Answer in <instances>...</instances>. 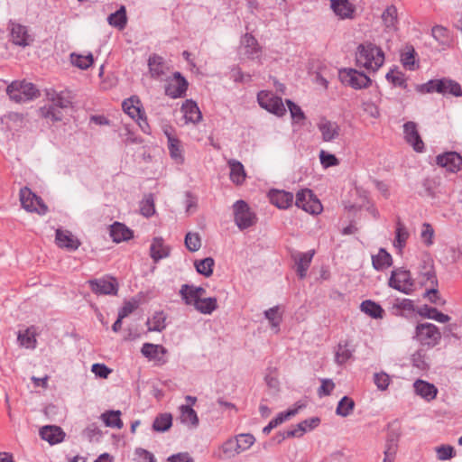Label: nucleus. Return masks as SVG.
Segmentation results:
<instances>
[{
    "mask_svg": "<svg viewBox=\"0 0 462 462\" xmlns=\"http://www.w3.org/2000/svg\"><path fill=\"white\" fill-rule=\"evenodd\" d=\"M93 56L92 54H88L86 56L83 55H71V62L74 66L81 69H87L93 64Z\"/></svg>",
    "mask_w": 462,
    "mask_h": 462,
    "instance_id": "nucleus-54",
    "label": "nucleus"
},
{
    "mask_svg": "<svg viewBox=\"0 0 462 462\" xmlns=\"http://www.w3.org/2000/svg\"><path fill=\"white\" fill-rule=\"evenodd\" d=\"M148 67L152 78H159L164 75L167 69L164 59L157 54H152L149 57Z\"/></svg>",
    "mask_w": 462,
    "mask_h": 462,
    "instance_id": "nucleus-26",
    "label": "nucleus"
},
{
    "mask_svg": "<svg viewBox=\"0 0 462 462\" xmlns=\"http://www.w3.org/2000/svg\"><path fill=\"white\" fill-rule=\"evenodd\" d=\"M320 422L319 418L312 417L310 419H307L297 425H295L291 430H288L282 433V439L279 441L292 437H300L306 431L311 430L315 429Z\"/></svg>",
    "mask_w": 462,
    "mask_h": 462,
    "instance_id": "nucleus-15",
    "label": "nucleus"
},
{
    "mask_svg": "<svg viewBox=\"0 0 462 462\" xmlns=\"http://www.w3.org/2000/svg\"><path fill=\"white\" fill-rule=\"evenodd\" d=\"M412 364L420 370H426L429 367L426 354L422 350L416 351L411 356Z\"/></svg>",
    "mask_w": 462,
    "mask_h": 462,
    "instance_id": "nucleus-60",
    "label": "nucleus"
},
{
    "mask_svg": "<svg viewBox=\"0 0 462 462\" xmlns=\"http://www.w3.org/2000/svg\"><path fill=\"white\" fill-rule=\"evenodd\" d=\"M382 20L386 28L396 30L398 23L397 8L394 5L388 6L382 14Z\"/></svg>",
    "mask_w": 462,
    "mask_h": 462,
    "instance_id": "nucleus-39",
    "label": "nucleus"
},
{
    "mask_svg": "<svg viewBox=\"0 0 462 462\" xmlns=\"http://www.w3.org/2000/svg\"><path fill=\"white\" fill-rule=\"evenodd\" d=\"M47 97L51 103L40 108L41 116L53 122L60 121L63 118V109L70 106V100L55 91L48 92Z\"/></svg>",
    "mask_w": 462,
    "mask_h": 462,
    "instance_id": "nucleus-2",
    "label": "nucleus"
},
{
    "mask_svg": "<svg viewBox=\"0 0 462 462\" xmlns=\"http://www.w3.org/2000/svg\"><path fill=\"white\" fill-rule=\"evenodd\" d=\"M187 88L188 81L180 72H175L172 80L165 88V93L172 98H178L185 94Z\"/></svg>",
    "mask_w": 462,
    "mask_h": 462,
    "instance_id": "nucleus-13",
    "label": "nucleus"
},
{
    "mask_svg": "<svg viewBox=\"0 0 462 462\" xmlns=\"http://www.w3.org/2000/svg\"><path fill=\"white\" fill-rule=\"evenodd\" d=\"M403 134L406 142L411 144L416 152H422L424 143L417 130V125L414 122H407L403 125Z\"/></svg>",
    "mask_w": 462,
    "mask_h": 462,
    "instance_id": "nucleus-14",
    "label": "nucleus"
},
{
    "mask_svg": "<svg viewBox=\"0 0 462 462\" xmlns=\"http://www.w3.org/2000/svg\"><path fill=\"white\" fill-rule=\"evenodd\" d=\"M313 255V251L298 254V257L296 258V272L300 279H303L306 276L307 271L310 267Z\"/></svg>",
    "mask_w": 462,
    "mask_h": 462,
    "instance_id": "nucleus-33",
    "label": "nucleus"
},
{
    "mask_svg": "<svg viewBox=\"0 0 462 462\" xmlns=\"http://www.w3.org/2000/svg\"><path fill=\"white\" fill-rule=\"evenodd\" d=\"M107 23L109 25L122 30L125 27L127 23L126 9L124 5L115 13L111 14L107 17Z\"/></svg>",
    "mask_w": 462,
    "mask_h": 462,
    "instance_id": "nucleus-34",
    "label": "nucleus"
},
{
    "mask_svg": "<svg viewBox=\"0 0 462 462\" xmlns=\"http://www.w3.org/2000/svg\"><path fill=\"white\" fill-rule=\"evenodd\" d=\"M214 264L215 261L212 257H207L194 263L197 272L206 277H209L213 273Z\"/></svg>",
    "mask_w": 462,
    "mask_h": 462,
    "instance_id": "nucleus-47",
    "label": "nucleus"
},
{
    "mask_svg": "<svg viewBox=\"0 0 462 462\" xmlns=\"http://www.w3.org/2000/svg\"><path fill=\"white\" fill-rule=\"evenodd\" d=\"M240 452L248 450L255 442V438L250 433H241L235 437Z\"/></svg>",
    "mask_w": 462,
    "mask_h": 462,
    "instance_id": "nucleus-51",
    "label": "nucleus"
},
{
    "mask_svg": "<svg viewBox=\"0 0 462 462\" xmlns=\"http://www.w3.org/2000/svg\"><path fill=\"white\" fill-rule=\"evenodd\" d=\"M361 310L365 314L369 315L374 319H378L383 317V310L382 307L372 301V300H365L361 303Z\"/></svg>",
    "mask_w": 462,
    "mask_h": 462,
    "instance_id": "nucleus-45",
    "label": "nucleus"
},
{
    "mask_svg": "<svg viewBox=\"0 0 462 462\" xmlns=\"http://www.w3.org/2000/svg\"><path fill=\"white\" fill-rule=\"evenodd\" d=\"M331 8L342 19L351 18L354 8L348 0H331Z\"/></svg>",
    "mask_w": 462,
    "mask_h": 462,
    "instance_id": "nucleus-30",
    "label": "nucleus"
},
{
    "mask_svg": "<svg viewBox=\"0 0 462 462\" xmlns=\"http://www.w3.org/2000/svg\"><path fill=\"white\" fill-rule=\"evenodd\" d=\"M140 212L146 217H149L154 214V201L152 194H149L142 200L140 205Z\"/></svg>",
    "mask_w": 462,
    "mask_h": 462,
    "instance_id": "nucleus-57",
    "label": "nucleus"
},
{
    "mask_svg": "<svg viewBox=\"0 0 462 462\" xmlns=\"http://www.w3.org/2000/svg\"><path fill=\"white\" fill-rule=\"evenodd\" d=\"M124 111L133 119L141 117L143 113L140 107V100L137 97L133 96L125 99L122 104Z\"/></svg>",
    "mask_w": 462,
    "mask_h": 462,
    "instance_id": "nucleus-32",
    "label": "nucleus"
},
{
    "mask_svg": "<svg viewBox=\"0 0 462 462\" xmlns=\"http://www.w3.org/2000/svg\"><path fill=\"white\" fill-rule=\"evenodd\" d=\"M356 60L357 65L368 70L376 71L383 64L384 54L376 45L365 42L357 47Z\"/></svg>",
    "mask_w": 462,
    "mask_h": 462,
    "instance_id": "nucleus-1",
    "label": "nucleus"
},
{
    "mask_svg": "<svg viewBox=\"0 0 462 462\" xmlns=\"http://www.w3.org/2000/svg\"><path fill=\"white\" fill-rule=\"evenodd\" d=\"M413 386L416 393L428 401L433 400L437 395V388L425 381L417 380Z\"/></svg>",
    "mask_w": 462,
    "mask_h": 462,
    "instance_id": "nucleus-29",
    "label": "nucleus"
},
{
    "mask_svg": "<svg viewBox=\"0 0 462 462\" xmlns=\"http://www.w3.org/2000/svg\"><path fill=\"white\" fill-rule=\"evenodd\" d=\"M339 79L344 85L355 89L366 88L372 84V80L365 73L355 69H341L338 72Z\"/></svg>",
    "mask_w": 462,
    "mask_h": 462,
    "instance_id": "nucleus-5",
    "label": "nucleus"
},
{
    "mask_svg": "<svg viewBox=\"0 0 462 462\" xmlns=\"http://www.w3.org/2000/svg\"><path fill=\"white\" fill-rule=\"evenodd\" d=\"M421 276H422V282H429L433 286L431 289L427 291V294L433 295L434 297H437V295H438V290H437L438 280H437L436 273H435L434 270L432 269V267L429 268L424 273H421Z\"/></svg>",
    "mask_w": 462,
    "mask_h": 462,
    "instance_id": "nucleus-50",
    "label": "nucleus"
},
{
    "mask_svg": "<svg viewBox=\"0 0 462 462\" xmlns=\"http://www.w3.org/2000/svg\"><path fill=\"white\" fill-rule=\"evenodd\" d=\"M56 243L60 247L66 248L69 251H74L80 245L79 241L69 231L57 229L56 231Z\"/></svg>",
    "mask_w": 462,
    "mask_h": 462,
    "instance_id": "nucleus-20",
    "label": "nucleus"
},
{
    "mask_svg": "<svg viewBox=\"0 0 462 462\" xmlns=\"http://www.w3.org/2000/svg\"><path fill=\"white\" fill-rule=\"evenodd\" d=\"M170 254V248L164 245L162 237H154L150 247V254L154 262L165 258Z\"/></svg>",
    "mask_w": 462,
    "mask_h": 462,
    "instance_id": "nucleus-27",
    "label": "nucleus"
},
{
    "mask_svg": "<svg viewBox=\"0 0 462 462\" xmlns=\"http://www.w3.org/2000/svg\"><path fill=\"white\" fill-rule=\"evenodd\" d=\"M180 295L184 300L185 304L195 306L199 300L198 294L195 292V286L183 284L180 290Z\"/></svg>",
    "mask_w": 462,
    "mask_h": 462,
    "instance_id": "nucleus-41",
    "label": "nucleus"
},
{
    "mask_svg": "<svg viewBox=\"0 0 462 462\" xmlns=\"http://www.w3.org/2000/svg\"><path fill=\"white\" fill-rule=\"evenodd\" d=\"M410 236V233L403 223L400 220L396 223V230H395V239L393 242L394 247H396L400 252L406 245V242Z\"/></svg>",
    "mask_w": 462,
    "mask_h": 462,
    "instance_id": "nucleus-35",
    "label": "nucleus"
},
{
    "mask_svg": "<svg viewBox=\"0 0 462 462\" xmlns=\"http://www.w3.org/2000/svg\"><path fill=\"white\" fill-rule=\"evenodd\" d=\"M9 97L16 103H24L39 96L36 87L26 81H14L6 88Z\"/></svg>",
    "mask_w": 462,
    "mask_h": 462,
    "instance_id": "nucleus-3",
    "label": "nucleus"
},
{
    "mask_svg": "<svg viewBox=\"0 0 462 462\" xmlns=\"http://www.w3.org/2000/svg\"><path fill=\"white\" fill-rule=\"evenodd\" d=\"M389 285L405 294H411L414 290V281L411 273L403 268H398L392 272Z\"/></svg>",
    "mask_w": 462,
    "mask_h": 462,
    "instance_id": "nucleus-6",
    "label": "nucleus"
},
{
    "mask_svg": "<svg viewBox=\"0 0 462 462\" xmlns=\"http://www.w3.org/2000/svg\"><path fill=\"white\" fill-rule=\"evenodd\" d=\"M354 409V400L348 396H344L337 403L336 414L345 418L352 414Z\"/></svg>",
    "mask_w": 462,
    "mask_h": 462,
    "instance_id": "nucleus-42",
    "label": "nucleus"
},
{
    "mask_svg": "<svg viewBox=\"0 0 462 462\" xmlns=\"http://www.w3.org/2000/svg\"><path fill=\"white\" fill-rule=\"evenodd\" d=\"M415 338L420 345L433 347L439 343L441 333L432 323H420L415 329Z\"/></svg>",
    "mask_w": 462,
    "mask_h": 462,
    "instance_id": "nucleus-4",
    "label": "nucleus"
},
{
    "mask_svg": "<svg viewBox=\"0 0 462 462\" xmlns=\"http://www.w3.org/2000/svg\"><path fill=\"white\" fill-rule=\"evenodd\" d=\"M141 353L150 360H157L164 363L162 356L167 353V349L162 345L152 343H144L142 346Z\"/></svg>",
    "mask_w": 462,
    "mask_h": 462,
    "instance_id": "nucleus-23",
    "label": "nucleus"
},
{
    "mask_svg": "<svg viewBox=\"0 0 462 462\" xmlns=\"http://www.w3.org/2000/svg\"><path fill=\"white\" fill-rule=\"evenodd\" d=\"M420 314L439 323H447L450 320V317L448 315L444 314L432 307H425Z\"/></svg>",
    "mask_w": 462,
    "mask_h": 462,
    "instance_id": "nucleus-49",
    "label": "nucleus"
},
{
    "mask_svg": "<svg viewBox=\"0 0 462 462\" xmlns=\"http://www.w3.org/2000/svg\"><path fill=\"white\" fill-rule=\"evenodd\" d=\"M235 222L243 230L254 225L256 217L244 200H237L234 206Z\"/></svg>",
    "mask_w": 462,
    "mask_h": 462,
    "instance_id": "nucleus-7",
    "label": "nucleus"
},
{
    "mask_svg": "<svg viewBox=\"0 0 462 462\" xmlns=\"http://www.w3.org/2000/svg\"><path fill=\"white\" fill-rule=\"evenodd\" d=\"M18 341L23 346L26 348H35L36 346V339L35 336L30 329H26L24 333L18 334Z\"/></svg>",
    "mask_w": 462,
    "mask_h": 462,
    "instance_id": "nucleus-58",
    "label": "nucleus"
},
{
    "mask_svg": "<svg viewBox=\"0 0 462 462\" xmlns=\"http://www.w3.org/2000/svg\"><path fill=\"white\" fill-rule=\"evenodd\" d=\"M194 308L202 314H211L217 309V298L208 297L199 299Z\"/></svg>",
    "mask_w": 462,
    "mask_h": 462,
    "instance_id": "nucleus-37",
    "label": "nucleus"
},
{
    "mask_svg": "<svg viewBox=\"0 0 462 462\" xmlns=\"http://www.w3.org/2000/svg\"><path fill=\"white\" fill-rule=\"evenodd\" d=\"M180 411L181 423L192 429H196L199 426V420L197 412L189 405H181Z\"/></svg>",
    "mask_w": 462,
    "mask_h": 462,
    "instance_id": "nucleus-28",
    "label": "nucleus"
},
{
    "mask_svg": "<svg viewBox=\"0 0 462 462\" xmlns=\"http://www.w3.org/2000/svg\"><path fill=\"white\" fill-rule=\"evenodd\" d=\"M279 307L275 306L264 311L265 318L269 320L272 328L275 333L279 331V326L282 321V317L279 314Z\"/></svg>",
    "mask_w": 462,
    "mask_h": 462,
    "instance_id": "nucleus-53",
    "label": "nucleus"
},
{
    "mask_svg": "<svg viewBox=\"0 0 462 462\" xmlns=\"http://www.w3.org/2000/svg\"><path fill=\"white\" fill-rule=\"evenodd\" d=\"M181 110L184 113V117L187 122L197 124L202 118L201 112H200L197 103L191 99L186 100L183 103V105L181 106Z\"/></svg>",
    "mask_w": 462,
    "mask_h": 462,
    "instance_id": "nucleus-25",
    "label": "nucleus"
},
{
    "mask_svg": "<svg viewBox=\"0 0 462 462\" xmlns=\"http://www.w3.org/2000/svg\"><path fill=\"white\" fill-rule=\"evenodd\" d=\"M437 164L448 171L457 172L462 170V157L456 152H448L436 158Z\"/></svg>",
    "mask_w": 462,
    "mask_h": 462,
    "instance_id": "nucleus-12",
    "label": "nucleus"
},
{
    "mask_svg": "<svg viewBox=\"0 0 462 462\" xmlns=\"http://www.w3.org/2000/svg\"><path fill=\"white\" fill-rule=\"evenodd\" d=\"M166 317L163 312H156L152 319H148L146 325L148 326V331L161 332L166 327L165 325Z\"/></svg>",
    "mask_w": 462,
    "mask_h": 462,
    "instance_id": "nucleus-46",
    "label": "nucleus"
},
{
    "mask_svg": "<svg viewBox=\"0 0 462 462\" xmlns=\"http://www.w3.org/2000/svg\"><path fill=\"white\" fill-rule=\"evenodd\" d=\"M221 450L226 458L235 457L241 453L235 438L226 440L221 446Z\"/></svg>",
    "mask_w": 462,
    "mask_h": 462,
    "instance_id": "nucleus-52",
    "label": "nucleus"
},
{
    "mask_svg": "<svg viewBox=\"0 0 462 462\" xmlns=\"http://www.w3.org/2000/svg\"><path fill=\"white\" fill-rule=\"evenodd\" d=\"M317 126L324 142H334L339 136L340 127L336 122L323 118L318 123Z\"/></svg>",
    "mask_w": 462,
    "mask_h": 462,
    "instance_id": "nucleus-17",
    "label": "nucleus"
},
{
    "mask_svg": "<svg viewBox=\"0 0 462 462\" xmlns=\"http://www.w3.org/2000/svg\"><path fill=\"white\" fill-rule=\"evenodd\" d=\"M439 81L442 83V86L441 89L439 90L438 93L442 95L450 94L454 97L462 96L461 87L457 81L449 79H441Z\"/></svg>",
    "mask_w": 462,
    "mask_h": 462,
    "instance_id": "nucleus-36",
    "label": "nucleus"
},
{
    "mask_svg": "<svg viewBox=\"0 0 462 462\" xmlns=\"http://www.w3.org/2000/svg\"><path fill=\"white\" fill-rule=\"evenodd\" d=\"M93 292L101 295H116L117 293V283L115 279H99L89 281Z\"/></svg>",
    "mask_w": 462,
    "mask_h": 462,
    "instance_id": "nucleus-18",
    "label": "nucleus"
},
{
    "mask_svg": "<svg viewBox=\"0 0 462 462\" xmlns=\"http://www.w3.org/2000/svg\"><path fill=\"white\" fill-rule=\"evenodd\" d=\"M352 356L351 351L345 345L339 344L335 355V360L338 365L346 363Z\"/></svg>",
    "mask_w": 462,
    "mask_h": 462,
    "instance_id": "nucleus-63",
    "label": "nucleus"
},
{
    "mask_svg": "<svg viewBox=\"0 0 462 462\" xmlns=\"http://www.w3.org/2000/svg\"><path fill=\"white\" fill-rule=\"evenodd\" d=\"M227 165L230 169L229 178L231 181L236 185H242L246 178L244 165L235 159H230Z\"/></svg>",
    "mask_w": 462,
    "mask_h": 462,
    "instance_id": "nucleus-24",
    "label": "nucleus"
},
{
    "mask_svg": "<svg viewBox=\"0 0 462 462\" xmlns=\"http://www.w3.org/2000/svg\"><path fill=\"white\" fill-rule=\"evenodd\" d=\"M172 425V416L171 413H162L158 415L152 423V429L158 432L167 431Z\"/></svg>",
    "mask_w": 462,
    "mask_h": 462,
    "instance_id": "nucleus-40",
    "label": "nucleus"
},
{
    "mask_svg": "<svg viewBox=\"0 0 462 462\" xmlns=\"http://www.w3.org/2000/svg\"><path fill=\"white\" fill-rule=\"evenodd\" d=\"M20 201L26 211L36 212L40 215H44L47 212V207L42 199L27 187L20 189Z\"/></svg>",
    "mask_w": 462,
    "mask_h": 462,
    "instance_id": "nucleus-8",
    "label": "nucleus"
},
{
    "mask_svg": "<svg viewBox=\"0 0 462 462\" xmlns=\"http://www.w3.org/2000/svg\"><path fill=\"white\" fill-rule=\"evenodd\" d=\"M373 266L376 270H383L392 265V256L384 249H380L377 255L373 256Z\"/></svg>",
    "mask_w": 462,
    "mask_h": 462,
    "instance_id": "nucleus-43",
    "label": "nucleus"
},
{
    "mask_svg": "<svg viewBox=\"0 0 462 462\" xmlns=\"http://www.w3.org/2000/svg\"><path fill=\"white\" fill-rule=\"evenodd\" d=\"M435 452L438 459L441 461L451 459L456 456V451L450 445L438 446L435 448Z\"/></svg>",
    "mask_w": 462,
    "mask_h": 462,
    "instance_id": "nucleus-56",
    "label": "nucleus"
},
{
    "mask_svg": "<svg viewBox=\"0 0 462 462\" xmlns=\"http://www.w3.org/2000/svg\"><path fill=\"white\" fill-rule=\"evenodd\" d=\"M295 205L310 214H319L322 211L320 201L308 189H301L296 194Z\"/></svg>",
    "mask_w": 462,
    "mask_h": 462,
    "instance_id": "nucleus-10",
    "label": "nucleus"
},
{
    "mask_svg": "<svg viewBox=\"0 0 462 462\" xmlns=\"http://www.w3.org/2000/svg\"><path fill=\"white\" fill-rule=\"evenodd\" d=\"M269 197L270 201L282 209L288 208L293 202V194L284 190H273Z\"/></svg>",
    "mask_w": 462,
    "mask_h": 462,
    "instance_id": "nucleus-22",
    "label": "nucleus"
},
{
    "mask_svg": "<svg viewBox=\"0 0 462 462\" xmlns=\"http://www.w3.org/2000/svg\"><path fill=\"white\" fill-rule=\"evenodd\" d=\"M305 407V404L297 402L294 408L289 409L287 411L279 413L274 419H273L267 426L263 429V433L268 435L273 429L282 424L286 420L295 416L300 409Z\"/></svg>",
    "mask_w": 462,
    "mask_h": 462,
    "instance_id": "nucleus-19",
    "label": "nucleus"
},
{
    "mask_svg": "<svg viewBox=\"0 0 462 462\" xmlns=\"http://www.w3.org/2000/svg\"><path fill=\"white\" fill-rule=\"evenodd\" d=\"M9 28L11 41L14 44L24 48L33 42L34 38L29 33L27 26L10 21Z\"/></svg>",
    "mask_w": 462,
    "mask_h": 462,
    "instance_id": "nucleus-11",
    "label": "nucleus"
},
{
    "mask_svg": "<svg viewBox=\"0 0 462 462\" xmlns=\"http://www.w3.org/2000/svg\"><path fill=\"white\" fill-rule=\"evenodd\" d=\"M257 100L261 107L278 116H283L286 112L282 99L274 96L272 92L260 91L257 95Z\"/></svg>",
    "mask_w": 462,
    "mask_h": 462,
    "instance_id": "nucleus-9",
    "label": "nucleus"
},
{
    "mask_svg": "<svg viewBox=\"0 0 462 462\" xmlns=\"http://www.w3.org/2000/svg\"><path fill=\"white\" fill-rule=\"evenodd\" d=\"M374 382L380 391H384L388 388L390 383V377L385 373H375L374 375Z\"/></svg>",
    "mask_w": 462,
    "mask_h": 462,
    "instance_id": "nucleus-64",
    "label": "nucleus"
},
{
    "mask_svg": "<svg viewBox=\"0 0 462 462\" xmlns=\"http://www.w3.org/2000/svg\"><path fill=\"white\" fill-rule=\"evenodd\" d=\"M388 81L392 82L394 86L406 88V80L404 75L402 72L391 70L386 74Z\"/></svg>",
    "mask_w": 462,
    "mask_h": 462,
    "instance_id": "nucleus-62",
    "label": "nucleus"
},
{
    "mask_svg": "<svg viewBox=\"0 0 462 462\" xmlns=\"http://www.w3.org/2000/svg\"><path fill=\"white\" fill-rule=\"evenodd\" d=\"M110 236L115 242L120 243L130 239L133 236V233L124 224L116 222L111 226Z\"/></svg>",
    "mask_w": 462,
    "mask_h": 462,
    "instance_id": "nucleus-31",
    "label": "nucleus"
},
{
    "mask_svg": "<svg viewBox=\"0 0 462 462\" xmlns=\"http://www.w3.org/2000/svg\"><path fill=\"white\" fill-rule=\"evenodd\" d=\"M167 136L168 148L170 151L171 157L178 163H181L183 162V156L180 141L170 134H167Z\"/></svg>",
    "mask_w": 462,
    "mask_h": 462,
    "instance_id": "nucleus-44",
    "label": "nucleus"
},
{
    "mask_svg": "<svg viewBox=\"0 0 462 462\" xmlns=\"http://www.w3.org/2000/svg\"><path fill=\"white\" fill-rule=\"evenodd\" d=\"M401 435V431L399 428H393L391 426L389 428L387 438L384 445V449L396 451L398 450V442Z\"/></svg>",
    "mask_w": 462,
    "mask_h": 462,
    "instance_id": "nucleus-48",
    "label": "nucleus"
},
{
    "mask_svg": "<svg viewBox=\"0 0 462 462\" xmlns=\"http://www.w3.org/2000/svg\"><path fill=\"white\" fill-rule=\"evenodd\" d=\"M260 53L261 48L257 40L249 33L245 34L241 40L240 54L254 60L260 56Z\"/></svg>",
    "mask_w": 462,
    "mask_h": 462,
    "instance_id": "nucleus-16",
    "label": "nucleus"
},
{
    "mask_svg": "<svg viewBox=\"0 0 462 462\" xmlns=\"http://www.w3.org/2000/svg\"><path fill=\"white\" fill-rule=\"evenodd\" d=\"M432 37L441 44H446L448 42V31L442 25H435L431 30Z\"/></svg>",
    "mask_w": 462,
    "mask_h": 462,
    "instance_id": "nucleus-59",
    "label": "nucleus"
},
{
    "mask_svg": "<svg viewBox=\"0 0 462 462\" xmlns=\"http://www.w3.org/2000/svg\"><path fill=\"white\" fill-rule=\"evenodd\" d=\"M320 163L324 168L337 166L339 164L338 159L332 153H328L323 150L319 152Z\"/></svg>",
    "mask_w": 462,
    "mask_h": 462,
    "instance_id": "nucleus-61",
    "label": "nucleus"
},
{
    "mask_svg": "<svg viewBox=\"0 0 462 462\" xmlns=\"http://www.w3.org/2000/svg\"><path fill=\"white\" fill-rule=\"evenodd\" d=\"M185 245L190 252H197L201 247V239L199 234L189 232L185 236Z\"/></svg>",
    "mask_w": 462,
    "mask_h": 462,
    "instance_id": "nucleus-55",
    "label": "nucleus"
},
{
    "mask_svg": "<svg viewBox=\"0 0 462 462\" xmlns=\"http://www.w3.org/2000/svg\"><path fill=\"white\" fill-rule=\"evenodd\" d=\"M40 436L51 445H54L63 440L64 432L58 426L47 425L40 430Z\"/></svg>",
    "mask_w": 462,
    "mask_h": 462,
    "instance_id": "nucleus-21",
    "label": "nucleus"
},
{
    "mask_svg": "<svg viewBox=\"0 0 462 462\" xmlns=\"http://www.w3.org/2000/svg\"><path fill=\"white\" fill-rule=\"evenodd\" d=\"M120 415V411H108L101 415V419L106 427L122 429L124 424Z\"/></svg>",
    "mask_w": 462,
    "mask_h": 462,
    "instance_id": "nucleus-38",
    "label": "nucleus"
}]
</instances>
